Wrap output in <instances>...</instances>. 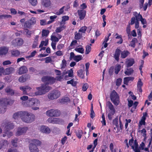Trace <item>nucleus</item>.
Masks as SVG:
<instances>
[{
    "instance_id": "72a5a7b5",
    "label": "nucleus",
    "mask_w": 152,
    "mask_h": 152,
    "mask_svg": "<svg viewBox=\"0 0 152 152\" xmlns=\"http://www.w3.org/2000/svg\"><path fill=\"white\" fill-rule=\"evenodd\" d=\"M134 79L133 77H129L124 78V84L127 85L129 81L130 80H133Z\"/></svg>"
},
{
    "instance_id": "393cba45",
    "label": "nucleus",
    "mask_w": 152,
    "mask_h": 152,
    "mask_svg": "<svg viewBox=\"0 0 152 152\" xmlns=\"http://www.w3.org/2000/svg\"><path fill=\"white\" fill-rule=\"evenodd\" d=\"M48 121L50 123L57 124L59 122V119L57 118H50L48 119Z\"/></svg>"
},
{
    "instance_id": "49530a36",
    "label": "nucleus",
    "mask_w": 152,
    "mask_h": 152,
    "mask_svg": "<svg viewBox=\"0 0 152 152\" xmlns=\"http://www.w3.org/2000/svg\"><path fill=\"white\" fill-rule=\"evenodd\" d=\"M26 76H22L19 77V78L18 80L20 82H23L26 81Z\"/></svg>"
},
{
    "instance_id": "dca6fc26",
    "label": "nucleus",
    "mask_w": 152,
    "mask_h": 152,
    "mask_svg": "<svg viewBox=\"0 0 152 152\" xmlns=\"http://www.w3.org/2000/svg\"><path fill=\"white\" fill-rule=\"evenodd\" d=\"M134 24L135 28H138L139 27V23L138 21V20H135L134 17H132L130 20V24L132 25Z\"/></svg>"
},
{
    "instance_id": "e433bc0d",
    "label": "nucleus",
    "mask_w": 152,
    "mask_h": 152,
    "mask_svg": "<svg viewBox=\"0 0 152 152\" xmlns=\"http://www.w3.org/2000/svg\"><path fill=\"white\" fill-rule=\"evenodd\" d=\"M39 37L38 36H36L34 39V42L33 44V47L34 48H36L37 45L38 43V40Z\"/></svg>"
},
{
    "instance_id": "8fccbe9b",
    "label": "nucleus",
    "mask_w": 152,
    "mask_h": 152,
    "mask_svg": "<svg viewBox=\"0 0 152 152\" xmlns=\"http://www.w3.org/2000/svg\"><path fill=\"white\" fill-rule=\"evenodd\" d=\"M69 19V17L68 16L65 15L63 16L62 17L61 22L64 23H65V22L68 20Z\"/></svg>"
},
{
    "instance_id": "f704fd0d",
    "label": "nucleus",
    "mask_w": 152,
    "mask_h": 152,
    "mask_svg": "<svg viewBox=\"0 0 152 152\" xmlns=\"http://www.w3.org/2000/svg\"><path fill=\"white\" fill-rule=\"evenodd\" d=\"M143 83L141 81V80L140 79H139L137 82V86L138 91L140 92H141L142 91L141 87Z\"/></svg>"
},
{
    "instance_id": "2eb2a0df",
    "label": "nucleus",
    "mask_w": 152,
    "mask_h": 152,
    "mask_svg": "<svg viewBox=\"0 0 152 152\" xmlns=\"http://www.w3.org/2000/svg\"><path fill=\"white\" fill-rule=\"evenodd\" d=\"M41 4L45 8H48L51 6V2L50 0H41Z\"/></svg>"
},
{
    "instance_id": "bf43d9fd",
    "label": "nucleus",
    "mask_w": 152,
    "mask_h": 152,
    "mask_svg": "<svg viewBox=\"0 0 152 152\" xmlns=\"http://www.w3.org/2000/svg\"><path fill=\"white\" fill-rule=\"evenodd\" d=\"M36 53L37 52L35 50H34L31 53L30 55L29 56H26V58H30L33 57L35 55Z\"/></svg>"
},
{
    "instance_id": "603ef678",
    "label": "nucleus",
    "mask_w": 152,
    "mask_h": 152,
    "mask_svg": "<svg viewBox=\"0 0 152 152\" xmlns=\"http://www.w3.org/2000/svg\"><path fill=\"white\" fill-rule=\"evenodd\" d=\"M51 40L52 42H55L58 41V39L55 36L52 35L51 37Z\"/></svg>"
},
{
    "instance_id": "37998d69",
    "label": "nucleus",
    "mask_w": 152,
    "mask_h": 152,
    "mask_svg": "<svg viewBox=\"0 0 152 152\" xmlns=\"http://www.w3.org/2000/svg\"><path fill=\"white\" fill-rule=\"evenodd\" d=\"M29 3L32 6H36L38 3L37 0H28Z\"/></svg>"
},
{
    "instance_id": "473e14b6",
    "label": "nucleus",
    "mask_w": 152,
    "mask_h": 152,
    "mask_svg": "<svg viewBox=\"0 0 152 152\" xmlns=\"http://www.w3.org/2000/svg\"><path fill=\"white\" fill-rule=\"evenodd\" d=\"M48 43V39L46 38L45 41H42L41 42V43L39 46V48H41L43 46H47Z\"/></svg>"
},
{
    "instance_id": "2f4dec72",
    "label": "nucleus",
    "mask_w": 152,
    "mask_h": 152,
    "mask_svg": "<svg viewBox=\"0 0 152 152\" xmlns=\"http://www.w3.org/2000/svg\"><path fill=\"white\" fill-rule=\"evenodd\" d=\"M64 6H63L61 8L58 10L55 11L54 13L57 15H60L62 14L64 11V9L65 8Z\"/></svg>"
},
{
    "instance_id": "39448f33",
    "label": "nucleus",
    "mask_w": 152,
    "mask_h": 152,
    "mask_svg": "<svg viewBox=\"0 0 152 152\" xmlns=\"http://www.w3.org/2000/svg\"><path fill=\"white\" fill-rule=\"evenodd\" d=\"M110 98L111 101L114 105L117 106L119 104L120 102L119 96L115 91H113L111 93Z\"/></svg>"
},
{
    "instance_id": "69168bd1",
    "label": "nucleus",
    "mask_w": 152,
    "mask_h": 152,
    "mask_svg": "<svg viewBox=\"0 0 152 152\" xmlns=\"http://www.w3.org/2000/svg\"><path fill=\"white\" fill-rule=\"evenodd\" d=\"M88 87V85L87 83L84 84L82 87V90L83 91H86Z\"/></svg>"
},
{
    "instance_id": "4be33fe9",
    "label": "nucleus",
    "mask_w": 152,
    "mask_h": 152,
    "mask_svg": "<svg viewBox=\"0 0 152 152\" xmlns=\"http://www.w3.org/2000/svg\"><path fill=\"white\" fill-rule=\"evenodd\" d=\"M121 52V50L118 48H117L115 50L114 57L115 59L118 61H119V57Z\"/></svg>"
},
{
    "instance_id": "3c124183",
    "label": "nucleus",
    "mask_w": 152,
    "mask_h": 152,
    "mask_svg": "<svg viewBox=\"0 0 152 152\" xmlns=\"http://www.w3.org/2000/svg\"><path fill=\"white\" fill-rule=\"evenodd\" d=\"M66 62L65 59H63L61 64V69L64 68L66 66Z\"/></svg>"
},
{
    "instance_id": "cd10ccee",
    "label": "nucleus",
    "mask_w": 152,
    "mask_h": 152,
    "mask_svg": "<svg viewBox=\"0 0 152 152\" xmlns=\"http://www.w3.org/2000/svg\"><path fill=\"white\" fill-rule=\"evenodd\" d=\"M141 128L140 129L139 128L138 129V132L141 134V135L144 138V139H146V131L145 129H141Z\"/></svg>"
},
{
    "instance_id": "f257e3e1",
    "label": "nucleus",
    "mask_w": 152,
    "mask_h": 152,
    "mask_svg": "<svg viewBox=\"0 0 152 152\" xmlns=\"http://www.w3.org/2000/svg\"><path fill=\"white\" fill-rule=\"evenodd\" d=\"M20 88L23 91V94L32 96L44 94L51 89L50 87L44 84H42L40 87H36V91L32 90V88L28 86H20Z\"/></svg>"
},
{
    "instance_id": "1a4fd4ad",
    "label": "nucleus",
    "mask_w": 152,
    "mask_h": 152,
    "mask_svg": "<svg viewBox=\"0 0 152 152\" xmlns=\"http://www.w3.org/2000/svg\"><path fill=\"white\" fill-rule=\"evenodd\" d=\"M36 23V18L32 17L30 19L25 22L24 25V26L25 28H30L32 25H34Z\"/></svg>"
},
{
    "instance_id": "bb28decb",
    "label": "nucleus",
    "mask_w": 152,
    "mask_h": 152,
    "mask_svg": "<svg viewBox=\"0 0 152 152\" xmlns=\"http://www.w3.org/2000/svg\"><path fill=\"white\" fill-rule=\"evenodd\" d=\"M23 111H20L14 114L13 117L15 119H17L20 117L21 118L22 116L23 115Z\"/></svg>"
},
{
    "instance_id": "ddd939ff",
    "label": "nucleus",
    "mask_w": 152,
    "mask_h": 152,
    "mask_svg": "<svg viewBox=\"0 0 152 152\" xmlns=\"http://www.w3.org/2000/svg\"><path fill=\"white\" fill-rule=\"evenodd\" d=\"M40 131L43 133L49 134L51 132L50 129L47 126L42 125L39 127Z\"/></svg>"
},
{
    "instance_id": "58836bf2",
    "label": "nucleus",
    "mask_w": 152,
    "mask_h": 152,
    "mask_svg": "<svg viewBox=\"0 0 152 152\" xmlns=\"http://www.w3.org/2000/svg\"><path fill=\"white\" fill-rule=\"evenodd\" d=\"M133 72V70L132 68H128L125 72V74L127 75H130Z\"/></svg>"
},
{
    "instance_id": "ea45409f",
    "label": "nucleus",
    "mask_w": 152,
    "mask_h": 152,
    "mask_svg": "<svg viewBox=\"0 0 152 152\" xmlns=\"http://www.w3.org/2000/svg\"><path fill=\"white\" fill-rule=\"evenodd\" d=\"M132 141L130 142V144L132 146V149H134L135 152H140V149H138L137 147V145L136 143H135L134 145L133 146L131 144Z\"/></svg>"
},
{
    "instance_id": "f03ea898",
    "label": "nucleus",
    "mask_w": 152,
    "mask_h": 152,
    "mask_svg": "<svg viewBox=\"0 0 152 152\" xmlns=\"http://www.w3.org/2000/svg\"><path fill=\"white\" fill-rule=\"evenodd\" d=\"M24 106L26 107H31L34 110H37L39 109L38 107L40 104V101L36 98H32L29 99L25 103H23Z\"/></svg>"
},
{
    "instance_id": "6e6552de",
    "label": "nucleus",
    "mask_w": 152,
    "mask_h": 152,
    "mask_svg": "<svg viewBox=\"0 0 152 152\" xmlns=\"http://www.w3.org/2000/svg\"><path fill=\"white\" fill-rule=\"evenodd\" d=\"M60 95V92L57 90H55L50 92L48 95L49 99L53 100L58 98Z\"/></svg>"
},
{
    "instance_id": "a18cd8bd",
    "label": "nucleus",
    "mask_w": 152,
    "mask_h": 152,
    "mask_svg": "<svg viewBox=\"0 0 152 152\" xmlns=\"http://www.w3.org/2000/svg\"><path fill=\"white\" fill-rule=\"evenodd\" d=\"M140 18L138 19V20H140L143 25L146 24L147 23V21L144 18H142V15H140Z\"/></svg>"
},
{
    "instance_id": "a19ab883",
    "label": "nucleus",
    "mask_w": 152,
    "mask_h": 152,
    "mask_svg": "<svg viewBox=\"0 0 152 152\" xmlns=\"http://www.w3.org/2000/svg\"><path fill=\"white\" fill-rule=\"evenodd\" d=\"M6 91L9 94L12 95L14 94V91L10 87H8L6 89Z\"/></svg>"
},
{
    "instance_id": "79ce46f5",
    "label": "nucleus",
    "mask_w": 152,
    "mask_h": 152,
    "mask_svg": "<svg viewBox=\"0 0 152 152\" xmlns=\"http://www.w3.org/2000/svg\"><path fill=\"white\" fill-rule=\"evenodd\" d=\"M75 50L76 51L81 53H84V49L81 47H77L75 49Z\"/></svg>"
},
{
    "instance_id": "a211bd4d",
    "label": "nucleus",
    "mask_w": 152,
    "mask_h": 152,
    "mask_svg": "<svg viewBox=\"0 0 152 152\" xmlns=\"http://www.w3.org/2000/svg\"><path fill=\"white\" fill-rule=\"evenodd\" d=\"M28 69L25 66H23L19 68L18 72L20 75L26 73L28 71Z\"/></svg>"
},
{
    "instance_id": "b1692460",
    "label": "nucleus",
    "mask_w": 152,
    "mask_h": 152,
    "mask_svg": "<svg viewBox=\"0 0 152 152\" xmlns=\"http://www.w3.org/2000/svg\"><path fill=\"white\" fill-rule=\"evenodd\" d=\"M8 48L4 46L0 48V56L6 54L8 52Z\"/></svg>"
},
{
    "instance_id": "13d9d810",
    "label": "nucleus",
    "mask_w": 152,
    "mask_h": 152,
    "mask_svg": "<svg viewBox=\"0 0 152 152\" xmlns=\"http://www.w3.org/2000/svg\"><path fill=\"white\" fill-rule=\"evenodd\" d=\"M102 118V121H101V122L102 124V126H105L106 125V121L105 120V116L104 114H103Z\"/></svg>"
},
{
    "instance_id": "680f3d73",
    "label": "nucleus",
    "mask_w": 152,
    "mask_h": 152,
    "mask_svg": "<svg viewBox=\"0 0 152 152\" xmlns=\"http://www.w3.org/2000/svg\"><path fill=\"white\" fill-rule=\"evenodd\" d=\"M122 81V80L121 78H118L117 79L116 81V86H119L121 84Z\"/></svg>"
},
{
    "instance_id": "c85d7f7f",
    "label": "nucleus",
    "mask_w": 152,
    "mask_h": 152,
    "mask_svg": "<svg viewBox=\"0 0 152 152\" xmlns=\"http://www.w3.org/2000/svg\"><path fill=\"white\" fill-rule=\"evenodd\" d=\"M134 60L133 59L131 58L128 60L126 61V63L127 67L132 66L134 63Z\"/></svg>"
},
{
    "instance_id": "0e129e2a",
    "label": "nucleus",
    "mask_w": 152,
    "mask_h": 152,
    "mask_svg": "<svg viewBox=\"0 0 152 152\" xmlns=\"http://www.w3.org/2000/svg\"><path fill=\"white\" fill-rule=\"evenodd\" d=\"M45 62L47 63H50L52 61V59L50 57H48L45 58Z\"/></svg>"
},
{
    "instance_id": "052dcab7",
    "label": "nucleus",
    "mask_w": 152,
    "mask_h": 152,
    "mask_svg": "<svg viewBox=\"0 0 152 152\" xmlns=\"http://www.w3.org/2000/svg\"><path fill=\"white\" fill-rule=\"evenodd\" d=\"M133 15L135 16V20H138L140 18V15H141L140 14V13L138 14V13L137 12H134L133 13Z\"/></svg>"
},
{
    "instance_id": "a878e982",
    "label": "nucleus",
    "mask_w": 152,
    "mask_h": 152,
    "mask_svg": "<svg viewBox=\"0 0 152 152\" xmlns=\"http://www.w3.org/2000/svg\"><path fill=\"white\" fill-rule=\"evenodd\" d=\"M146 115V113H145V114L143 115L142 117V118L139 122V126L140 129H141V128L142 125H145V120L146 118L145 115Z\"/></svg>"
},
{
    "instance_id": "09e8293b",
    "label": "nucleus",
    "mask_w": 152,
    "mask_h": 152,
    "mask_svg": "<svg viewBox=\"0 0 152 152\" xmlns=\"http://www.w3.org/2000/svg\"><path fill=\"white\" fill-rule=\"evenodd\" d=\"M49 31L48 30H43L42 31V36H47L49 34Z\"/></svg>"
},
{
    "instance_id": "0eeeda50",
    "label": "nucleus",
    "mask_w": 152,
    "mask_h": 152,
    "mask_svg": "<svg viewBox=\"0 0 152 152\" xmlns=\"http://www.w3.org/2000/svg\"><path fill=\"white\" fill-rule=\"evenodd\" d=\"M110 109L109 113L108 114L107 117L110 120H111L113 118V115L115 113V109L113 104L110 102H108L107 104Z\"/></svg>"
},
{
    "instance_id": "774afa93",
    "label": "nucleus",
    "mask_w": 152,
    "mask_h": 152,
    "mask_svg": "<svg viewBox=\"0 0 152 152\" xmlns=\"http://www.w3.org/2000/svg\"><path fill=\"white\" fill-rule=\"evenodd\" d=\"M65 75H63V73L62 75H60L57 76L56 77L57 80L59 81H61L63 79L64 76Z\"/></svg>"
},
{
    "instance_id": "c03bdc74",
    "label": "nucleus",
    "mask_w": 152,
    "mask_h": 152,
    "mask_svg": "<svg viewBox=\"0 0 152 152\" xmlns=\"http://www.w3.org/2000/svg\"><path fill=\"white\" fill-rule=\"evenodd\" d=\"M65 28V26L63 25L57 28L55 31L56 32H60L64 30Z\"/></svg>"
},
{
    "instance_id": "de8ad7c7",
    "label": "nucleus",
    "mask_w": 152,
    "mask_h": 152,
    "mask_svg": "<svg viewBox=\"0 0 152 152\" xmlns=\"http://www.w3.org/2000/svg\"><path fill=\"white\" fill-rule=\"evenodd\" d=\"M2 145L0 144V149L2 147H4L7 145H8V142L7 140H4L1 141Z\"/></svg>"
},
{
    "instance_id": "412c9836",
    "label": "nucleus",
    "mask_w": 152,
    "mask_h": 152,
    "mask_svg": "<svg viewBox=\"0 0 152 152\" xmlns=\"http://www.w3.org/2000/svg\"><path fill=\"white\" fill-rule=\"evenodd\" d=\"M14 69L12 67H10L4 69V75H9L14 71Z\"/></svg>"
},
{
    "instance_id": "7ed1b4c3",
    "label": "nucleus",
    "mask_w": 152,
    "mask_h": 152,
    "mask_svg": "<svg viewBox=\"0 0 152 152\" xmlns=\"http://www.w3.org/2000/svg\"><path fill=\"white\" fill-rule=\"evenodd\" d=\"M129 93L130 95L128 99V106L129 108L132 107L130 110V111L132 113H133L136 109V107L137 106L138 103L137 102H135L134 103H133V101L131 99L135 100L136 99V97L133 94L132 92L130 91Z\"/></svg>"
},
{
    "instance_id": "c756f323",
    "label": "nucleus",
    "mask_w": 152,
    "mask_h": 152,
    "mask_svg": "<svg viewBox=\"0 0 152 152\" xmlns=\"http://www.w3.org/2000/svg\"><path fill=\"white\" fill-rule=\"evenodd\" d=\"M41 142L39 140L34 139L32 140V142L30 144H33L34 146H39L41 145Z\"/></svg>"
},
{
    "instance_id": "4d7b16f0",
    "label": "nucleus",
    "mask_w": 152,
    "mask_h": 152,
    "mask_svg": "<svg viewBox=\"0 0 152 152\" xmlns=\"http://www.w3.org/2000/svg\"><path fill=\"white\" fill-rule=\"evenodd\" d=\"M91 44H90L89 45H88L86 47V54H88L91 50Z\"/></svg>"
},
{
    "instance_id": "6ab92c4d",
    "label": "nucleus",
    "mask_w": 152,
    "mask_h": 152,
    "mask_svg": "<svg viewBox=\"0 0 152 152\" xmlns=\"http://www.w3.org/2000/svg\"><path fill=\"white\" fill-rule=\"evenodd\" d=\"M68 74V76L66 75L64 77V78L66 80H67L68 77H72L73 75V71L72 69H71L68 71L65 72H63V74L64 75H66V74Z\"/></svg>"
},
{
    "instance_id": "9b49d317",
    "label": "nucleus",
    "mask_w": 152,
    "mask_h": 152,
    "mask_svg": "<svg viewBox=\"0 0 152 152\" xmlns=\"http://www.w3.org/2000/svg\"><path fill=\"white\" fill-rule=\"evenodd\" d=\"M46 114L49 116H57L59 115V113L57 110L52 109L47 111Z\"/></svg>"
},
{
    "instance_id": "20e7f679",
    "label": "nucleus",
    "mask_w": 152,
    "mask_h": 152,
    "mask_svg": "<svg viewBox=\"0 0 152 152\" xmlns=\"http://www.w3.org/2000/svg\"><path fill=\"white\" fill-rule=\"evenodd\" d=\"M35 116L33 114L26 111H23V115L22 116L21 120L27 123L32 122L34 120Z\"/></svg>"
},
{
    "instance_id": "9d476101",
    "label": "nucleus",
    "mask_w": 152,
    "mask_h": 152,
    "mask_svg": "<svg viewBox=\"0 0 152 152\" xmlns=\"http://www.w3.org/2000/svg\"><path fill=\"white\" fill-rule=\"evenodd\" d=\"M42 80L46 84H51L55 82L56 79L52 77H44L42 78Z\"/></svg>"
},
{
    "instance_id": "4468645a",
    "label": "nucleus",
    "mask_w": 152,
    "mask_h": 152,
    "mask_svg": "<svg viewBox=\"0 0 152 152\" xmlns=\"http://www.w3.org/2000/svg\"><path fill=\"white\" fill-rule=\"evenodd\" d=\"M27 129V128L26 127L19 128L16 133V136H19L23 134L26 132Z\"/></svg>"
},
{
    "instance_id": "338daca9",
    "label": "nucleus",
    "mask_w": 152,
    "mask_h": 152,
    "mask_svg": "<svg viewBox=\"0 0 152 152\" xmlns=\"http://www.w3.org/2000/svg\"><path fill=\"white\" fill-rule=\"evenodd\" d=\"M95 114L93 110V106H92L91 109V113L90 114V116L91 118H93L94 117H95Z\"/></svg>"
},
{
    "instance_id": "aec40b11",
    "label": "nucleus",
    "mask_w": 152,
    "mask_h": 152,
    "mask_svg": "<svg viewBox=\"0 0 152 152\" xmlns=\"http://www.w3.org/2000/svg\"><path fill=\"white\" fill-rule=\"evenodd\" d=\"M77 12L80 19H83L86 15V11L83 10H78Z\"/></svg>"
},
{
    "instance_id": "e2e57ef3",
    "label": "nucleus",
    "mask_w": 152,
    "mask_h": 152,
    "mask_svg": "<svg viewBox=\"0 0 152 152\" xmlns=\"http://www.w3.org/2000/svg\"><path fill=\"white\" fill-rule=\"evenodd\" d=\"M87 27L86 26H83L81 27L79 30V32H81L82 33H85Z\"/></svg>"
},
{
    "instance_id": "5701e85b",
    "label": "nucleus",
    "mask_w": 152,
    "mask_h": 152,
    "mask_svg": "<svg viewBox=\"0 0 152 152\" xmlns=\"http://www.w3.org/2000/svg\"><path fill=\"white\" fill-rule=\"evenodd\" d=\"M29 149L30 152H39V150L37 147L32 144H30Z\"/></svg>"
},
{
    "instance_id": "423d86ee",
    "label": "nucleus",
    "mask_w": 152,
    "mask_h": 152,
    "mask_svg": "<svg viewBox=\"0 0 152 152\" xmlns=\"http://www.w3.org/2000/svg\"><path fill=\"white\" fill-rule=\"evenodd\" d=\"M2 126L4 127V129L6 130L7 129H12L13 128V124L11 123L8 122L3 123ZM5 132H6L5 134H7L8 137L11 136L12 134V133L8 130H6Z\"/></svg>"
},
{
    "instance_id": "f3484780",
    "label": "nucleus",
    "mask_w": 152,
    "mask_h": 152,
    "mask_svg": "<svg viewBox=\"0 0 152 152\" xmlns=\"http://www.w3.org/2000/svg\"><path fill=\"white\" fill-rule=\"evenodd\" d=\"M9 100L4 98L0 99V105H5L6 104H12L13 103V101H9Z\"/></svg>"
},
{
    "instance_id": "4c0bfd02",
    "label": "nucleus",
    "mask_w": 152,
    "mask_h": 152,
    "mask_svg": "<svg viewBox=\"0 0 152 152\" xmlns=\"http://www.w3.org/2000/svg\"><path fill=\"white\" fill-rule=\"evenodd\" d=\"M121 66L118 64L116 65L114 69L115 72L116 74H117L121 69Z\"/></svg>"
},
{
    "instance_id": "5fc2aeb1",
    "label": "nucleus",
    "mask_w": 152,
    "mask_h": 152,
    "mask_svg": "<svg viewBox=\"0 0 152 152\" xmlns=\"http://www.w3.org/2000/svg\"><path fill=\"white\" fill-rule=\"evenodd\" d=\"M82 59V56L81 55H78L75 56L73 59L77 62H78L80 60Z\"/></svg>"
},
{
    "instance_id": "864d4df0",
    "label": "nucleus",
    "mask_w": 152,
    "mask_h": 152,
    "mask_svg": "<svg viewBox=\"0 0 152 152\" xmlns=\"http://www.w3.org/2000/svg\"><path fill=\"white\" fill-rule=\"evenodd\" d=\"M77 74L79 77L81 78H83L84 75L83 74V71L82 69H80L77 71Z\"/></svg>"
},
{
    "instance_id": "6e6d98bb",
    "label": "nucleus",
    "mask_w": 152,
    "mask_h": 152,
    "mask_svg": "<svg viewBox=\"0 0 152 152\" xmlns=\"http://www.w3.org/2000/svg\"><path fill=\"white\" fill-rule=\"evenodd\" d=\"M67 84H71L72 86H75L77 84V82L74 81V80L72 79L70 80L67 81Z\"/></svg>"
},
{
    "instance_id": "c9c22d12",
    "label": "nucleus",
    "mask_w": 152,
    "mask_h": 152,
    "mask_svg": "<svg viewBox=\"0 0 152 152\" xmlns=\"http://www.w3.org/2000/svg\"><path fill=\"white\" fill-rule=\"evenodd\" d=\"M129 54V52L128 51H124L121 53V57L122 58H125Z\"/></svg>"
},
{
    "instance_id": "f8f14e48",
    "label": "nucleus",
    "mask_w": 152,
    "mask_h": 152,
    "mask_svg": "<svg viewBox=\"0 0 152 152\" xmlns=\"http://www.w3.org/2000/svg\"><path fill=\"white\" fill-rule=\"evenodd\" d=\"M23 43V40L22 39L18 38L12 41V44L15 47H18L22 45Z\"/></svg>"
},
{
    "instance_id": "7c9ffc66",
    "label": "nucleus",
    "mask_w": 152,
    "mask_h": 152,
    "mask_svg": "<svg viewBox=\"0 0 152 152\" xmlns=\"http://www.w3.org/2000/svg\"><path fill=\"white\" fill-rule=\"evenodd\" d=\"M12 55L15 57H18L20 55V51L17 50H11Z\"/></svg>"
}]
</instances>
